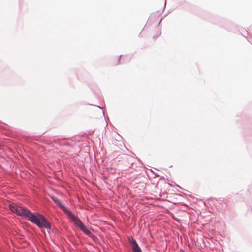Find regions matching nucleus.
Listing matches in <instances>:
<instances>
[{
    "label": "nucleus",
    "instance_id": "f257e3e1",
    "mask_svg": "<svg viewBox=\"0 0 252 252\" xmlns=\"http://www.w3.org/2000/svg\"><path fill=\"white\" fill-rule=\"evenodd\" d=\"M10 210L28 220L40 228L51 229V225L45 217L38 213H32L29 210L15 204L9 205Z\"/></svg>",
    "mask_w": 252,
    "mask_h": 252
},
{
    "label": "nucleus",
    "instance_id": "f03ea898",
    "mask_svg": "<svg viewBox=\"0 0 252 252\" xmlns=\"http://www.w3.org/2000/svg\"><path fill=\"white\" fill-rule=\"evenodd\" d=\"M69 216L70 218H71L72 220L73 221L74 223L79 227L81 226V225H83V223L81 221V220L79 219L77 217L75 216L74 215L71 214V213L69 214Z\"/></svg>",
    "mask_w": 252,
    "mask_h": 252
},
{
    "label": "nucleus",
    "instance_id": "7ed1b4c3",
    "mask_svg": "<svg viewBox=\"0 0 252 252\" xmlns=\"http://www.w3.org/2000/svg\"><path fill=\"white\" fill-rule=\"evenodd\" d=\"M131 246L134 252H142L140 248L135 240H132L131 242Z\"/></svg>",
    "mask_w": 252,
    "mask_h": 252
},
{
    "label": "nucleus",
    "instance_id": "20e7f679",
    "mask_svg": "<svg viewBox=\"0 0 252 252\" xmlns=\"http://www.w3.org/2000/svg\"><path fill=\"white\" fill-rule=\"evenodd\" d=\"M51 198L63 211H66L65 207L61 204V202L57 198L52 196Z\"/></svg>",
    "mask_w": 252,
    "mask_h": 252
},
{
    "label": "nucleus",
    "instance_id": "39448f33",
    "mask_svg": "<svg viewBox=\"0 0 252 252\" xmlns=\"http://www.w3.org/2000/svg\"><path fill=\"white\" fill-rule=\"evenodd\" d=\"M79 228L84 233V232L87 229L86 227L83 224L79 227Z\"/></svg>",
    "mask_w": 252,
    "mask_h": 252
},
{
    "label": "nucleus",
    "instance_id": "423d86ee",
    "mask_svg": "<svg viewBox=\"0 0 252 252\" xmlns=\"http://www.w3.org/2000/svg\"><path fill=\"white\" fill-rule=\"evenodd\" d=\"M84 233L85 234H86L87 235L91 237V235H92V233L89 231L88 230V229H87L85 232H84Z\"/></svg>",
    "mask_w": 252,
    "mask_h": 252
}]
</instances>
